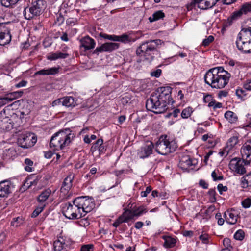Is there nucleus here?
I'll list each match as a JSON object with an SVG mask.
<instances>
[{"mask_svg": "<svg viewBox=\"0 0 251 251\" xmlns=\"http://www.w3.org/2000/svg\"><path fill=\"white\" fill-rule=\"evenodd\" d=\"M75 137V135L69 128L60 130L51 137L50 146L54 150H63L66 146L69 145Z\"/></svg>", "mask_w": 251, "mask_h": 251, "instance_id": "nucleus-3", "label": "nucleus"}, {"mask_svg": "<svg viewBox=\"0 0 251 251\" xmlns=\"http://www.w3.org/2000/svg\"><path fill=\"white\" fill-rule=\"evenodd\" d=\"M46 2L44 0H36L31 3L29 7L24 9L23 14L26 19L30 20L42 14L46 8Z\"/></svg>", "mask_w": 251, "mask_h": 251, "instance_id": "nucleus-6", "label": "nucleus"}, {"mask_svg": "<svg viewBox=\"0 0 251 251\" xmlns=\"http://www.w3.org/2000/svg\"><path fill=\"white\" fill-rule=\"evenodd\" d=\"M153 148L151 142L149 145L142 147L137 153L138 156L142 159L149 157L152 153Z\"/></svg>", "mask_w": 251, "mask_h": 251, "instance_id": "nucleus-18", "label": "nucleus"}, {"mask_svg": "<svg viewBox=\"0 0 251 251\" xmlns=\"http://www.w3.org/2000/svg\"><path fill=\"white\" fill-rule=\"evenodd\" d=\"M161 73L162 70L160 69H157L155 71H152L151 73V75L156 78H158L161 75Z\"/></svg>", "mask_w": 251, "mask_h": 251, "instance_id": "nucleus-62", "label": "nucleus"}, {"mask_svg": "<svg viewBox=\"0 0 251 251\" xmlns=\"http://www.w3.org/2000/svg\"><path fill=\"white\" fill-rule=\"evenodd\" d=\"M237 159V158L232 159L231 163L230 164V168L236 174L240 175H244L246 172V170L243 164V163H245V161L243 158L242 160ZM244 165H248V164H244Z\"/></svg>", "mask_w": 251, "mask_h": 251, "instance_id": "nucleus-12", "label": "nucleus"}, {"mask_svg": "<svg viewBox=\"0 0 251 251\" xmlns=\"http://www.w3.org/2000/svg\"><path fill=\"white\" fill-rule=\"evenodd\" d=\"M177 148L175 140H170L167 135H162L156 144L155 150L159 154L166 155L174 152Z\"/></svg>", "mask_w": 251, "mask_h": 251, "instance_id": "nucleus-5", "label": "nucleus"}, {"mask_svg": "<svg viewBox=\"0 0 251 251\" xmlns=\"http://www.w3.org/2000/svg\"><path fill=\"white\" fill-rule=\"evenodd\" d=\"M216 192L215 189H210L208 192V194L209 196V200L211 203H214L216 201Z\"/></svg>", "mask_w": 251, "mask_h": 251, "instance_id": "nucleus-44", "label": "nucleus"}, {"mask_svg": "<svg viewBox=\"0 0 251 251\" xmlns=\"http://www.w3.org/2000/svg\"><path fill=\"white\" fill-rule=\"evenodd\" d=\"M231 75L222 67L208 70L204 76L205 83L213 88L222 89L228 83Z\"/></svg>", "mask_w": 251, "mask_h": 251, "instance_id": "nucleus-2", "label": "nucleus"}, {"mask_svg": "<svg viewBox=\"0 0 251 251\" xmlns=\"http://www.w3.org/2000/svg\"><path fill=\"white\" fill-rule=\"evenodd\" d=\"M13 123L12 120L6 115V110L3 109L0 112V129L3 131H9L13 128Z\"/></svg>", "mask_w": 251, "mask_h": 251, "instance_id": "nucleus-10", "label": "nucleus"}, {"mask_svg": "<svg viewBox=\"0 0 251 251\" xmlns=\"http://www.w3.org/2000/svg\"><path fill=\"white\" fill-rule=\"evenodd\" d=\"M242 206L245 208H249L251 205V199L247 198L244 199L241 202Z\"/></svg>", "mask_w": 251, "mask_h": 251, "instance_id": "nucleus-57", "label": "nucleus"}, {"mask_svg": "<svg viewBox=\"0 0 251 251\" xmlns=\"http://www.w3.org/2000/svg\"><path fill=\"white\" fill-rule=\"evenodd\" d=\"M124 213H126L125 217L127 219V220L129 221V220H131L134 218L135 217L134 213H133L131 209H126L124 211Z\"/></svg>", "mask_w": 251, "mask_h": 251, "instance_id": "nucleus-56", "label": "nucleus"}, {"mask_svg": "<svg viewBox=\"0 0 251 251\" xmlns=\"http://www.w3.org/2000/svg\"><path fill=\"white\" fill-rule=\"evenodd\" d=\"M215 210V206L213 205H210L203 213H201V215L204 219L208 220L211 217L212 214Z\"/></svg>", "mask_w": 251, "mask_h": 251, "instance_id": "nucleus-37", "label": "nucleus"}, {"mask_svg": "<svg viewBox=\"0 0 251 251\" xmlns=\"http://www.w3.org/2000/svg\"><path fill=\"white\" fill-rule=\"evenodd\" d=\"M236 94L239 98L242 100H244V98L247 95L246 91L242 88L237 89L236 91Z\"/></svg>", "mask_w": 251, "mask_h": 251, "instance_id": "nucleus-48", "label": "nucleus"}, {"mask_svg": "<svg viewBox=\"0 0 251 251\" xmlns=\"http://www.w3.org/2000/svg\"><path fill=\"white\" fill-rule=\"evenodd\" d=\"M62 212L69 219H78L83 217L80 209L75 204L74 200L73 201V204L67 202L62 205Z\"/></svg>", "mask_w": 251, "mask_h": 251, "instance_id": "nucleus-8", "label": "nucleus"}, {"mask_svg": "<svg viewBox=\"0 0 251 251\" xmlns=\"http://www.w3.org/2000/svg\"><path fill=\"white\" fill-rule=\"evenodd\" d=\"M248 12H251V1L242 4L238 10L233 13L231 18L232 19H236Z\"/></svg>", "mask_w": 251, "mask_h": 251, "instance_id": "nucleus-15", "label": "nucleus"}, {"mask_svg": "<svg viewBox=\"0 0 251 251\" xmlns=\"http://www.w3.org/2000/svg\"><path fill=\"white\" fill-rule=\"evenodd\" d=\"M211 237L208 234L204 232H202V234L199 236V239L203 244H208L210 243V239Z\"/></svg>", "mask_w": 251, "mask_h": 251, "instance_id": "nucleus-41", "label": "nucleus"}, {"mask_svg": "<svg viewBox=\"0 0 251 251\" xmlns=\"http://www.w3.org/2000/svg\"><path fill=\"white\" fill-rule=\"evenodd\" d=\"M62 104L67 107H74L76 104V100H75V98L71 96H67L62 98Z\"/></svg>", "mask_w": 251, "mask_h": 251, "instance_id": "nucleus-26", "label": "nucleus"}, {"mask_svg": "<svg viewBox=\"0 0 251 251\" xmlns=\"http://www.w3.org/2000/svg\"><path fill=\"white\" fill-rule=\"evenodd\" d=\"M72 7H74L73 6H72V4H70L69 3V1L66 2V1H64L61 4L59 10L66 9L72 8Z\"/></svg>", "mask_w": 251, "mask_h": 251, "instance_id": "nucleus-61", "label": "nucleus"}, {"mask_svg": "<svg viewBox=\"0 0 251 251\" xmlns=\"http://www.w3.org/2000/svg\"><path fill=\"white\" fill-rule=\"evenodd\" d=\"M251 179L247 174L241 178V187L243 188H246L250 186Z\"/></svg>", "mask_w": 251, "mask_h": 251, "instance_id": "nucleus-38", "label": "nucleus"}, {"mask_svg": "<svg viewBox=\"0 0 251 251\" xmlns=\"http://www.w3.org/2000/svg\"><path fill=\"white\" fill-rule=\"evenodd\" d=\"M12 0H1V3L2 5L6 7H9L10 6L15 4Z\"/></svg>", "mask_w": 251, "mask_h": 251, "instance_id": "nucleus-60", "label": "nucleus"}, {"mask_svg": "<svg viewBox=\"0 0 251 251\" xmlns=\"http://www.w3.org/2000/svg\"><path fill=\"white\" fill-rule=\"evenodd\" d=\"M23 220L22 217H18L14 218L11 222V225L12 226H18L22 224Z\"/></svg>", "mask_w": 251, "mask_h": 251, "instance_id": "nucleus-52", "label": "nucleus"}, {"mask_svg": "<svg viewBox=\"0 0 251 251\" xmlns=\"http://www.w3.org/2000/svg\"><path fill=\"white\" fill-rule=\"evenodd\" d=\"M50 194L51 190L49 189L42 192L37 198V201L39 202V204H46L45 201L50 196Z\"/></svg>", "mask_w": 251, "mask_h": 251, "instance_id": "nucleus-28", "label": "nucleus"}, {"mask_svg": "<svg viewBox=\"0 0 251 251\" xmlns=\"http://www.w3.org/2000/svg\"><path fill=\"white\" fill-rule=\"evenodd\" d=\"M61 12H63V14L65 17H70L72 16H77L78 14L77 10L74 7H72L66 9L59 10Z\"/></svg>", "mask_w": 251, "mask_h": 251, "instance_id": "nucleus-36", "label": "nucleus"}, {"mask_svg": "<svg viewBox=\"0 0 251 251\" xmlns=\"http://www.w3.org/2000/svg\"><path fill=\"white\" fill-rule=\"evenodd\" d=\"M160 41V40L157 39L142 43L136 49L137 55L149 61L153 60L154 55L157 52V47Z\"/></svg>", "mask_w": 251, "mask_h": 251, "instance_id": "nucleus-4", "label": "nucleus"}, {"mask_svg": "<svg viewBox=\"0 0 251 251\" xmlns=\"http://www.w3.org/2000/svg\"><path fill=\"white\" fill-rule=\"evenodd\" d=\"M238 137L237 136H233L228 139L226 143V145L231 149L238 143Z\"/></svg>", "mask_w": 251, "mask_h": 251, "instance_id": "nucleus-39", "label": "nucleus"}, {"mask_svg": "<svg viewBox=\"0 0 251 251\" xmlns=\"http://www.w3.org/2000/svg\"><path fill=\"white\" fill-rule=\"evenodd\" d=\"M193 165L191 159L188 156L183 157L179 161V167L183 170L193 169L191 167Z\"/></svg>", "mask_w": 251, "mask_h": 251, "instance_id": "nucleus-23", "label": "nucleus"}, {"mask_svg": "<svg viewBox=\"0 0 251 251\" xmlns=\"http://www.w3.org/2000/svg\"><path fill=\"white\" fill-rule=\"evenodd\" d=\"M80 42V47L84 48L85 51L94 49L96 45L95 40L88 36L82 38Z\"/></svg>", "mask_w": 251, "mask_h": 251, "instance_id": "nucleus-17", "label": "nucleus"}, {"mask_svg": "<svg viewBox=\"0 0 251 251\" xmlns=\"http://www.w3.org/2000/svg\"><path fill=\"white\" fill-rule=\"evenodd\" d=\"M74 176L72 175L67 176L63 180L60 188L61 193L67 194L73 186Z\"/></svg>", "mask_w": 251, "mask_h": 251, "instance_id": "nucleus-16", "label": "nucleus"}, {"mask_svg": "<svg viewBox=\"0 0 251 251\" xmlns=\"http://www.w3.org/2000/svg\"><path fill=\"white\" fill-rule=\"evenodd\" d=\"M45 206L46 204H39L38 206L32 212L31 217L34 218L36 217L44 210Z\"/></svg>", "mask_w": 251, "mask_h": 251, "instance_id": "nucleus-42", "label": "nucleus"}, {"mask_svg": "<svg viewBox=\"0 0 251 251\" xmlns=\"http://www.w3.org/2000/svg\"><path fill=\"white\" fill-rule=\"evenodd\" d=\"M230 149H231L228 146H227L226 145V147H225L223 149V150L221 151H220L219 152V154L221 156H226L228 155Z\"/></svg>", "mask_w": 251, "mask_h": 251, "instance_id": "nucleus-58", "label": "nucleus"}, {"mask_svg": "<svg viewBox=\"0 0 251 251\" xmlns=\"http://www.w3.org/2000/svg\"><path fill=\"white\" fill-rule=\"evenodd\" d=\"M131 210L134 213L135 217H139L148 211V208L145 205H141L139 207H134Z\"/></svg>", "mask_w": 251, "mask_h": 251, "instance_id": "nucleus-32", "label": "nucleus"}, {"mask_svg": "<svg viewBox=\"0 0 251 251\" xmlns=\"http://www.w3.org/2000/svg\"><path fill=\"white\" fill-rule=\"evenodd\" d=\"M12 192V185L8 180L2 181L0 182V201L7 198Z\"/></svg>", "mask_w": 251, "mask_h": 251, "instance_id": "nucleus-14", "label": "nucleus"}, {"mask_svg": "<svg viewBox=\"0 0 251 251\" xmlns=\"http://www.w3.org/2000/svg\"><path fill=\"white\" fill-rule=\"evenodd\" d=\"M162 238L165 241L164 246L166 248H172L176 244V240L175 238H173L171 236H164Z\"/></svg>", "mask_w": 251, "mask_h": 251, "instance_id": "nucleus-31", "label": "nucleus"}, {"mask_svg": "<svg viewBox=\"0 0 251 251\" xmlns=\"http://www.w3.org/2000/svg\"><path fill=\"white\" fill-rule=\"evenodd\" d=\"M242 158L245 164H249L251 161V138L247 141L241 149Z\"/></svg>", "mask_w": 251, "mask_h": 251, "instance_id": "nucleus-13", "label": "nucleus"}, {"mask_svg": "<svg viewBox=\"0 0 251 251\" xmlns=\"http://www.w3.org/2000/svg\"><path fill=\"white\" fill-rule=\"evenodd\" d=\"M24 92L22 90L14 91L12 92L7 93L5 96L8 101L10 102L14 100L20 98L23 94Z\"/></svg>", "mask_w": 251, "mask_h": 251, "instance_id": "nucleus-27", "label": "nucleus"}, {"mask_svg": "<svg viewBox=\"0 0 251 251\" xmlns=\"http://www.w3.org/2000/svg\"><path fill=\"white\" fill-rule=\"evenodd\" d=\"M224 216L226 222L230 224H234L237 222V218L235 215L229 211H226Z\"/></svg>", "mask_w": 251, "mask_h": 251, "instance_id": "nucleus-33", "label": "nucleus"}, {"mask_svg": "<svg viewBox=\"0 0 251 251\" xmlns=\"http://www.w3.org/2000/svg\"><path fill=\"white\" fill-rule=\"evenodd\" d=\"M172 90V88L169 86L157 88L146 101L147 109L155 114L165 112L168 109L167 105L174 102L171 97Z\"/></svg>", "mask_w": 251, "mask_h": 251, "instance_id": "nucleus-1", "label": "nucleus"}, {"mask_svg": "<svg viewBox=\"0 0 251 251\" xmlns=\"http://www.w3.org/2000/svg\"><path fill=\"white\" fill-rule=\"evenodd\" d=\"M65 16L63 14V12L60 11L58 15H57V18L55 20V22L58 25H61L63 24L65 20Z\"/></svg>", "mask_w": 251, "mask_h": 251, "instance_id": "nucleus-49", "label": "nucleus"}, {"mask_svg": "<svg viewBox=\"0 0 251 251\" xmlns=\"http://www.w3.org/2000/svg\"><path fill=\"white\" fill-rule=\"evenodd\" d=\"M245 237V233L243 230L240 229L237 231L234 235V238L238 240L242 241Z\"/></svg>", "mask_w": 251, "mask_h": 251, "instance_id": "nucleus-47", "label": "nucleus"}, {"mask_svg": "<svg viewBox=\"0 0 251 251\" xmlns=\"http://www.w3.org/2000/svg\"><path fill=\"white\" fill-rule=\"evenodd\" d=\"M236 44L238 50L245 53H251V40L242 43L236 42Z\"/></svg>", "mask_w": 251, "mask_h": 251, "instance_id": "nucleus-24", "label": "nucleus"}, {"mask_svg": "<svg viewBox=\"0 0 251 251\" xmlns=\"http://www.w3.org/2000/svg\"><path fill=\"white\" fill-rule=\"evenodd\" d=\"M244 88L248 91H251V79L247 80L244 84Z\"/></svg>", "mask_w": 251, "mask_h": 251, "instance_id": "nucleus-64", "label": "nucleus"}, {"mask_svg": "<svg viewBox=\"0 0 251 251\" xmlns=\"http://www.w3.org/2000/svg\"><path fill=\"white\" fill-rule=\"evenodd\" d=\"M37 142V137L33 133H25L19 136L17 144L24 149L33 146Z\"/></svg>", "mask_w": 251, "mask_h": 251, "instance_id": "nucleus-9", "label": "nucleus"}, {"mask_svg": "<svg viewBox=\"0 0 251 251\" xmlns=\"http://www.w3.org/2000/svg\"><path fill=\"white\" fill-rule=\"evenodd\" d=\"M54 251H67L68 247L65 242L56 240L54 242Z\"/></svg>", "mask_w": 251, "mask_h": 251, "instance_id": "nucleus-30", "label": "nucleus"}, {"mask_svg": "<svg viewBox=\"0 0 251 251\" xmlns=\"http://www.w3.org/2000/svg\"><path fill=\"white\" fill-rule=\"evenodd\" d=\"M94 246L92 244H87L82 246L80 251H93Z\"/></svg>", "mask_w": 251, "mask_h": 251, "instance_id": "nucleus-59", "label": "nucleus"}, {"mask_svg": "<svg viewBox=\"0 0 251 251\" xmlns=\"http://www.w3.org/2000/svg\"><path fill=\"white\" fill-rule=\"evenodd\" d=\"M25 163L26 165L25 167V170L28 172L32 171V168L31 167L33 165V162L29 158H26L25 160Z\"/></svg>", "mask_w": 251, "mask_h": 251, "instance_id": "nucleus-46", "label": "nucleus"}, {"mask_svg": "<svg viewBox=\"0 0 251 251\" xmlns=\"http://www.w3.org/2000/svg\"><path fill=\"white\" fill-rule=\"evenodd\" d=\"M11 40L10 30L6 28L0 32V45L4 46L9 44Z\"/></svg>", "mask_w": 251, "mask_h": 251, "instance_id": "nucleus-20", "label": "nucleus"}, {"mask_svg": "<svg viewBox=\"0 0 251 251\" xmlns=\"http://www.w3.org/2000/svg\"><path fill=\"white\" fill-rule=\"evenodd\" d=\"M107 149V146L105 145V144L102 143L100 144L98 148V151L99 152V154H103L105 152Z\"/></svg>", "mask_w": 251, "mask_h": 251, "instance_id": "nucleus-63", "label": "nucleus"}, {"mask_svg": "<svg viewBox=\"0 0 251 251\" xmlns=\"http://www.w3.org/2000/svg\"><path fill=\"white\" fill-rule=\"evenodd\" d=\"M42 176L40 175H36L35 174L31 175L28 176L25 181L24 185L25 186L27 184V188L32 186H36L40 183Z\"/></svg>", "mask_w": 251, "mask_h": 251, "instance_id": "nucleus-19", "label": "nucleus"}, {"mask_svg": "<svg viewBox=\"0 0 251 251\" xmlns=\"http://www.w3.org/2000/svg\"><path fill=\"white\" fill-rule=\"evenodd\" d=\"M120 45L117 43L106 42L98 47L94 50L93 53L98 55L103 52H111L119 48Z\"/></svg>", "mask_w": 251, "mask_h": 251, "instance_id": "nucleus-11", "label": "nucleus"}, {"mask_svg": "<svg viewBox=\"0 0 251 251\" xmlns=\"http://www.w3.org/2000/svg\"><path fill=\"white\" fill-rule=\"evenodd\" d=\"M74 202L80 209L82 217H84L87 213L91 211L95 206L93 199L88 196L77 197L74 199Z\"/></svg>", "mask_w": 251, "mask_h": 251, "instance_id": "nucleus-7", "label": "nucleus"}, {"mask_svg": "<svg viewBox=\"0 0 251 251\" xmlns=\"http://www.w3.org/2000/svg\"><path fill=\"white\" fill-rule=\"evenodd\" d=\"M225 117L230 123H235L238 120L237 115L231 111H226L225 113Z\"/></svg>", "mask_w": 251, "mask_h": 251, "instance_id": "nucleus-34", "label": "nucleus"}, {"mask_svg": "<svg viewBox=\"0 0 251 251\" xmlns=\"http://www.w3.org/2000/svg\"><path fill=\"white\" fill-rule=\"evenodd\" d=\"M99 36L105 39H107L111 41H116V35H109L106 33L101 32L100 33Z\"/></svg>", "mask_w": 251, "mask_h": 251, "instance_id": "nucleus-50", "label": "nucleus"}, {"mask_svg": "<svg viewBox=\"0 0 251 251\" xmlns=\"http://www.w3.org/2000/svg\"><path fill=\"white\" fill-rule=\"evenodd\" d=\"M201 0H192V1L187 5L188 10H192L195 7L196 4H198V7L199 8V6L201 4Z\"/></svg>", "mask_w": 251, "mask_h": 251, "instance_id": "nucleus-45", "label": "nucleus"}, {"mask_svg": "<svg viewBox=\"0 0 251 251\" xmlns=\"http://www.w3.org/2000/svg\"><path fill=\"white\" fill-rule=\"evenodd\" d=\"M251 31L249 28H243L238 35L236 42L242 43V42H247L251 40Z\"/></svg>", "mask_w": 251, "mask_h": 251, "instance_id": "nucleus-21", "label": "nucleus"}, {"mask_svg": "<svg viewBox=\"0 0 251 251\" xmlns=\"http://www.w3.org/2000/svg\"><path fill=\"white\" fill-rule=\"evenodd\" d=\"M103 140L101 138L99 139L96 141V142L93 144V145L91 147V151L93 152L96 151V150H98V148L103 143Z\"/></svg>", "mask_w": 251, "mask_h": 251, "instance_id": "nucleus-53", "label": "nucleus"}, {"mask_svg": "<svg viewBox=\"0 0 251 251\" xmlns=\"http://www.w3.org/2000/svg\"><path fill=\"white\" fill-rule=\"evenodd\" d=\"M192 112V108L191 107H188L182 110L181 113V116L183 119L188 118L190 117Z\"/></svg>", "mask_w": 251, "mask_h": 251, "instance_id": "nucleus-40", "label": "nucleus"}, {"mask_svg": "<svg viewBox=\"0 0 251 251\" xmlns=\"http://www.w3.org/2000/svg\"><path fill=\"white\" fill-rule=\"evenodd\" d=\"M59 67H52L47 69H43L36 72L34 74V75H54L57 74L59 72Z\"/></svg>", "mask_w": 251, "mask_h": 251, "instance_id": "nucleus-22", "label": "nucleus"}, {"mask_svg": "<svg viewBox=\"0 0 251 251\" xmlns=\"http://www.w3.org/2000/svg\"><path fill=\"white\" fill-rule=\"evenodd\" d=\"M135 40L130 36L126 34H123L121 35H116V41L121 42L124 44H127L134 42Z\"/></svg>", "mask_w": 251, "mask_h": 251, "instance_id": "nucleus-29", "label": "nucleus"}, {"mask_svg": "<svg viewBox=\"0 0 251 251\" xmlns=\"http://www.w3.org/2000/svg\"><path fill=\"white\" fill-rule=\"evenodd\" d=\"M223 245L224 246L225 248H227L228 249H233L232 246L231 245V242L229 238H225L224 239L223 241Z\"/></svg>", "mask_w": 251, "mask_h": 251, "instance_id": "nucleus-55", "label": "nucleus"}, {"mask_svg": "<svg viewBox=\"0 0 251 251\" xmlns=\"http://www.w3.org/2000/svg\"><path fill=\"white\" fill-rule=\"evenodd\" d=\"M214 40V38L213 36L210 35L207 38L204 39L202 43V45L204 47L208 46L211 43H212Z\"/></svg>", "mask_w": 251, "mask_h": 251, "instance_id": "nucleus-54", "label": "nucleus"}, {"mask_svg": "<svg viewBox=\"0 0 251 251\" xmlns=\"http://www.w3.org/2000/svg\"><path fill=\"white\" fill-rule=\"evenodd\" d=\"M75 16H72L68 17V18L66 20V24L69 26L74 25L77 22V18Z\"/></svg>", "mask_w": 251, "mask_h": 251, "instance_id": "nucleus-51", "label": "nucleus"}, {"mask_svg": "<svg viewBox=\"0 0 251 251\" xmlns=\"http://www.w3.org/2000/svg\"><path fill=\"white\" fill-rule=\"evenodd\" d=\"M220 0H201V4L199 8L202 10H207L213 7Z\"/></svg>", "mask_w": 251, "mask_h": 251, "instance_id": "nucleus-25", "label": "nucleus"}, {"mask_svg": "<svg viewBox=\"0 0 251 251\" xmlns=\"http://www.w3.org/2000/svg\"><path fill=\"white\" fill-rule=\"evenodd\" d=\"M125 170H123V169L120 170H115L114 171V174L119 178H118L116 179L115 184L113 187H115L121 183V180L120 179L121 176L125 172Z\"/></svg>", "mask_w": 251, "mask_h": 251, "instance_id": "nucleus-43", "label": "nucleus"}, {"mask_svg": "<svg viewBox=\"0 0 251 251\" xmlns=\"http://www.w3.org/2000/svg\"><path fill=\"white\" fill-rule=\"evenodd\" d=\"M165 17V14L161 10H158L155 12L152 15V17L149 18L150 22H153L160 19H163Z\"/></svg>", "mask_w": 251, "mask_h": 251, "instance_id": "nucleus-35", "label": "nucleus"}]
</instances>
